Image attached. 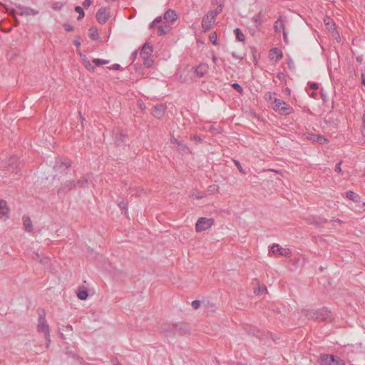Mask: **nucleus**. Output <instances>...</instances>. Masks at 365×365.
<instances>
[{
  "label": "nucleus",
  "instance_id": "26",
  "mask_svg": "<svg viewBox=\"0 0 365 365\" xmlns=\"http://www.w3.org/2000/svg\"><path fill=\"white\" fill-rule=\"evenodd\" d=\"M346 197L354 202H359L361 200V197L351 190L346 192Z\"/></svg>",
  "mask_w": 365,
  "mask_h": 365
},
{
  "label": "nucleus",
  "instance_id": "29",
  "mask_svg": "<svg viewBox=\"0 0 365 365\" xmlns=\"http://www.w3.org/2000/svg\"><path fill=\"white\" fill-rule=\"evenodd\" d=\"M234 33L235 34L236 38L239 41H242V42L245 41V35L239 28L235 29L234 30Z\"/></svg>",
  "mask_w": 365,
  "mask_h": 365
},
{
  "label": "nucleus",
  "instance_id": "56",
  "mask_svg": "<svg viewBox=\"0 0 365 365\" xmlns=\"http://www.w3.org/2000/svg\"><path fill=\"white\" fill-rule=\"evenodd\" d=\"M191 196L192 197H195L197 199H201V198L204 197L205 195L203 194H195L193 192V193H192Z\"/></svg>",
  "mask_w": 365,
  "mask_h": 365
},
{
  "label": "nucleus",
  "instance_id": "42",
  "mask_svg": "<svg viewBox=\"0 0 365 365\" xmlns=\"http://www.w3.org/2000/svg\"><path fill=\"white\" fill-rule=\"evenodd\" d=\"M85 66L87 68V70L90 71H94L95 67L92 65V63L89 61H85Z\"/></svg>",
  "mask_w": 365,
  "mask_h": 365
},
{
  "label": "nucleus",
  "instance_id": "40",
  "mask_svg": "<svg viewBox=\"0 0 365 365\" xmlns=\"http://www.w3.org/2000/svg\"><path fill=\"white\" fill-rule=\"evenodd\" d=\"M201 305V302L200 300H194L191 303V306L194 309H197L200 308Z\"/></svg>",
  "mask_w": 365,
  "mask_h": 365
},
{
  "label": "nucleus",
  "instance_id": "33",
  "mask_svg": "<svg viewBox=\"0 0 365 365\" xmlns=\"http://www.w3.org/2000/svg\"><path fill=\"white\" fill-rule=\"evenodd\" d=\"M92 62H93V63H94V65L96 66H100L101 65L108 64L109 63V61L108 60H103V59H100V58H94L92 61Z\"/></svg>",
  "mask_w": 365,
  "mask_h": 365
},
{
  "label": "nucleus",
  "instance_id": "3",
  "mask_svg": "<svg viewBox=\"0 0 365 365\" xmlns=\"http://www.w3.org/2000/svg\"><path fill=\"white\" fill-rule=\"evenodd\" d=\"M38 324L37 326V330L38 332H42L45 335V338L46 340V346L48 347L49 344L51 342L50 340V330L49 327L47 324L46 319L45 318V312L41 310L38 312Z\"/></svg>",
  "mask_w": 365,
  "mask_h": 365
},
{
  "label": "nucleus",
  "instance_id": "58",
  "mask_svg": "<svg viewBox=\"0 0 365 365\" xmlns=\"http://www.w3.org/2000/svg\"><path fill=\"white\" fill-rule=\"evenodd\" d=\"M170 142L171 143L173 144H177L178 145L180 141H179L177 138H175L174 136H172L171 138H170Z\"/></svg>",
  "mask_w": 365,
  "mask_h": 365
},
{
  "label": "nucleus",
  "instance_id": "4",
  "mask_svg": "<svg viewBox=\"0 0 365 365\" xmlns=\"http://www.w3.org/2000/svg\"><path fill=\"white\" fill-rule=\"evenodd\" d=\"M153 51V46L149 43H145L140 52V56L143 60V63L148 68L151 67L153 64V60L151 58Z\"/></svg>",
  "mask_w": 365,
  "mask_h": 365
},
{
  "label": "nucleus",
  "instance_id": "37",
  "mask_svg": "<svg viewBox=\"0 0 365 365\" xmlns=\"http://www.w3.org/2000/svg\"><path fill=\"white\" fill-rule=\"evenodd\" d=\"M332 365H346L345 361L339 357L334 356V361Z\"/></svg>",
  "mask_w": 365,
  "mask_h": 365
},
{
  "label": "nucleus",
  "instance_id": "53",
  "mask_svg": "<svg viewBox=\"0 0 365 365\" xmlns=\"http://www.w3.org/2000/svg\"><path fill=\"white\" fill-rule=\"evenodd\" d=\"M42 255L38 253H34L32 257L33 259L37 262H39V259L41 258Z\"/></svg>",
  "mask_w": 365,
  "mask_h": 365
},
{
  "label": "nucleus",
  "instance_id": "9",
  "mask_svg": "<svg viewBox=\"0 0 365 365\" xmlns=\"http://www.w3.org/2000/svg\"><path fill=\"white\" fill-rule=\"evenodd\" d=\"M96 17L98 23L105 24L109 18L108 9L106 7L100 8L96 13Z\"/></svg>",
  "mask_w": 365,
  "mask_h": 365
},
{
  "label": "nucleus",
  "instance_id": "32",
  "mask_svg": "<svg viewBox=\"0 0 365 365\" xmlns=\"http://www.w3.org/2000/svg\"><path fill=\"white\" fill-rule=\"evenodd\" d=\"M77 296L80 299L85 300L87 299L88 294L86 289H79Z\"/></svg>",
  "mask_w": 365,
  "mask_h": 365
},
{
  "label": "nucleus",
  "instance_id": "20",
  "mask_svg": "<svg viewBox=\"0 0 365 365\" xmlns=\"http://www.w3.org/2000/svg\"><path fill=\"white\" fill-rule=\"evenodd\" d=\"M171 29L170 25L164 23L163 25L158 26L157 34L158 36H163L170 32Z\"/></svg>",
  "mask_w": 365,
  "mask_h": 365
},
{
  "label": "nucleus",
  "instance_id": "21",
  "mask_svg": "<svg viewBox=\"0 0 365 365\" xmlns=\"http://www.w3.org/2000/svg\"><path fill=\"white\" fill-rule=\"evenodd\" d=\"M9 212V207L7 205L6 200L0 199V215H8ZM8 217V216H6Z\"/></svg>",
  "mask_w": 365,
  "mask_h": 365
},
{
  "label": "nucleus",
  "instance_id": "11",
  "mask_svg": "<svg viewBox=\"0 0 365 365\" xmlns=\"http://www.w3.org/2000/svg\"><path fill=\"white\" fill-rule=\"evenodd\" d=\"M163 19H165L166 24H173L174 21L177 19V14L175 11L172 9L167 10L163 16Z\"/></svg>",
  "mask_w": 365,
  "mask_h": 365
},
{
  "label": "nucleus",
  "instance_id": "7",
  "mask_svg": "<svg viewBox=\"0 0 365 365\" xmlns=\"http://www.w3.org/2000/svg\"><path fill=\"white\" fill-rule=\"evenodd\" d=\"M269 251L274 255L284 256L285 257H290L292 256V251L290 249L283 248L278 244H273L270 247Z\"/></svg>",
  "mask_w": 365,
  "mask_h": 365
},
{
  "label": "nucleus",
  "instance_id": "49",
  "mask_svg": "<svg viewBox=\"0 0 365 365\" xmlns=\"http://www.w3.org/2000/svg\"><path fill=\"white\" fill-rule=\"evenodd\" d=\"M76 359H77V361H78V363L81 365H90V364L85 362V361L83 360V359L82 357L77 356L76 357Z\"/></svg>",
  "mask_w": 365,
  "mask_h": 365
},
{
  "label": "nucleus",
  "instance_id": "8",
  "mask_svg": "<svg viewBox=\"0 0 365 365\" xmlns=\"http://www.w3.org/2000/svg\"><path fill=\"white\" fill-rule=\"evenodd\" d=\"M71 166V161L68 159H61L59 158L56 160V164L54 165V169L56 171L59 173L65 172L68 168Z\"/></svg>",
  "mask_w": 365,
  "mask_h": 365
},
{
  "label": "nucleus",
  "instance_id": "10",
  "mask_svg": "<svg viewBox=\"0 0 365 365\" xmlns=\"http://www.w3.org/2000/svg\"><path fill=\"white\" fill-rule=\"evenodd\" d=\"M171 327V331L175 330V334H178L180 335L185 334L188 331L187 327L182 324H172V325H169Z\"/></svg>",
  "mask_w": 365,
  "mask_h": 365
},
{
  "label": "nucleus",
  "instance_id": "54",
  "mask_svg": "<svg viewBox=\"0 0 365 365\" xmlns=\"http://www.w3.org/2000/svg\"><path fill=\"white\" fill-rule=\"evenodd\" d=\"M91 4V0H85L83 2V6L84 8L87 9L90 6V5Z\"/></svg>",
  "mask_w": 365,
  "mask_h": 365
},
{
  "label": "nucleus",
  "instance_id": "14",
  "mask_svg": "<svg viewBox=\"0 0 365 365\" xmlns=\"http://www.w3.org/2000/svg\"><path fill=\"white\" fill-rule=\"evenodd\" d=\"M14 14H18L19 15H25V16H31V15H36L38 14V11H34V9L29 8V7H25V6H19L18 11L16 12H14Z\"/></svg>",
  "mask_w": 365,
  "mask_h": 365
},
{
  "label": "nucleus",
  "instance_id": "47",
  "mask_svg": "<svg viewBox=\"0 0 365 365\" xmlns=\"http://www.w3.org/2000/svg\"><path fill=\"white\" fill-rule=\"evenodd\" d=\"M362 121H363V125H362V129H361V135H363L364 138H365V114H364L362 116Z\"/></svg>",
  "mask_w": 365,
  "mask_h": 365
},
{
  "label": "nucleus",
  "instance_id": "25",
  "mask_svg": "<svg viewBox=\"0 0 365 365\" xmlns=\"http://www.w3.org/2000/svg\"><path fill=\"white\" fill-rule=\"evenodd\" d=\"M324 23L326 25V28L329 31H331L332 33L337 34V32L336 31L335 23L331 19L329 18L327 20L325 19Z\"/></svg>",
  "mask_w": 365,
  "mask_h": 365
},
{
  "label": "nucleus",
  "instance_id": "19",
  "mask_svg": "<svg viewBox=\"0 0 365 365\" xmlns=\"http://www.w3.org/2000/svg\"><path fill=\"white\" fill-rule=\"evenodd\" d=\"M208 71V66L206 63H201L195 69L196 75L201 78L204 76V75Z\"/></svg>",
  "mask_w": 365,
  "mask_h": 365
},
{
  "label": "nucleus",
  "instance_id": "35",
  "mask_svg": "<svg viewBox=\"0 0 365 365\" xmlns=\"http://www.w3.org/2000/svg\"><path fill=\"white\" fill-rule=\"evenodd\" d=\"M9 170H11L12 172H14V168H13V164L17 163L18 158L16 157H11L9 160Z\"/></svg>",
  "mask_w": 365,
  "mask_h": 365
},
{
  "label": "nucleus",
  "instance_id": "62",
  "mask_svg": "<svg viewBox=\"0 0 365 365\" xmlns=\"http://www.w3.org/2000/svg\"><path fill=\"white\" fill-rule=\"evenodd\" d=\"M137 55H138V51H134L132 54H131V58H133V61H134L136 57H137Z\"/></svg>",
  "mask_w": 365,
  "mask_h": 365
},
{
  "label": "nucleus",
  "instance_id": "28",
  "mask_svg": "<svg viewBox=\"0 0 365 365\" xmlns=\"http://www.w3.org/2000/svg\"><path fill=\"white\" fill-rule=\"evenodd\" d=\"M203 307L207 312H215L216 310L215 305L209 301L202 302Z\"/></svg>",
  "mask_w": 365,
  "mask_h": 365
},
{
  "label": "nucleus",
  "instance_id": "27",
  "mask_svg": "<svg viewBox=\"0 0 365 365\" xmlns=\"http://www.w3.org/2000/svg\"><path fill=\"white\" fill-rule=\"evenodd\" d=\"M169 325H172V324H165L161 327L162 332H163L166 336H171L175 334V330L173 331L170 330L171 327Z\"/></svg>",
  "mask_w": 365,
  "mask_h": 365
},
{
  "label": "nucleus",
  "instance_id": "22",
  "mask_svg": "<svg viewBox=\"0 0 365 365\" xmlns=\"http://www.w3.org/2000/svg\"><path fill=\"white\" fill-rule=\"evenodd\" d=\"M76 187V182L74 180H67L63 183L62 185L61 190L63 192H68L71 190L72 188H74Z\"/></svg>",
  "mask_w": 365,
  "mask_h": 365
},
{
  "label": "nucleus",
  "instance_id": "38",
  "mask_svg": "<svg viewBox=\"0 0 365 365\" xmlns=\"http://www.w3.org/2000/svg\"><path fill=\"white\" fill-rule=\"evenodd\" d=\"M178 146V150L180 152L188 153L189 148L182 142H180Z\"/></svg>",
  "mask_w": 365,
  "mask_h": 365
},
{
  "label": "nucleus",
  "instance_id": "55",
  "mask_svg": "<svg viewBox=\"0 0 365 365\" xmlns=\"http://www.w3.org/2000/svg\"><path fill=\"white\" fill-rule=\"evenodd\" d=\"M120 68V66L118 63H115L112 65L110 67H109V69L110 70H119Z\"/></svg>",
  "mask_w": 365,
  "mask_h": 365
},
{
  "label": "nucleus",
  "instance_id": "13",
  "mask_svg": "<svg viewBox=\"0 0 365 365\" xmlns=\"http://www.w3.org/2000/svg\"><path fill=\"white\" fill-rule=\"evenodd\" d=\"M307 138L310 140H312L313 142H317L320 145H323L328 141L327 138H325L324 136L321 135H316L309 133L307 134Z\"/></svg>",
  "mask_w": 365,
  "mask_h": 365
},
{
  "label": "nucleus",
  "instance_id": "52",
  "mask_svg": "<svg viewBox=\"0 0 365 365\" xmlns=\"http://www.w3.org/2000/svg\"><path fill=\"white\" fill-rule=\"evenodd\" d=\"M309 88L312 90H317L319 88V86L317 83H309Z\"/></svg>",
  "mask_w": 365,
  "mask_h": 365
},
{
  "label": "nucleus",
  "instance_id": "64",
  "mask_svg": "<svg viewBox=\"0 0 365 365\" xmlns=\"http://www.w3.org/2000/svg\"><path fill=\"white\" fill-rule=\"evenodd\" d=\"M361 84L365 86V77L363 73H361Z\"/></svg>",
  "mask_w": 365,
  "mask_h": 365
},
{
  "label": "nucleus",
  "instance_id": "24",
  "mask_svg": "<svg viewBox=\"0 0 365 365\" xmlns=\"http://www.w3.org/2000/svg\"><path fill=\"white\" fill-rule=\"evenodd\" d=\"M90 179L89 175L82 176L78 181L76 182V187H86Z\"/></svg>",
  "mask_w": 365,
  "mask_h": 365
},
{
  "label": "nucleus",
  "instance_id": "36",
  "mask_svg": "<svg viewBox=\"0 0 365 365\" xmlns=\"http://www.w3.org/2000/svg\"><path fill=\"white\" fill-rule=\"evenodd\" d=\"M162 17L158 16L156 17L150 24V29H153V27L156 26L158 24L162 22Z\"/></svg>",
  "mask_w": 365,
  "mask_h": 365
},
{
  "label": "nucleus",
  "instance_id": "50",
  "mask_svg": "<svg viewBox=\"0 0 365 365\" xmlns=\"http://www.w3.org/2000/svg\"><path fill=\"white\" fill-rule=\"evenodd\" d=\"M341 162L340 161L339 163H338L335 165V168H334V171L335 172H337L339 173H342V170H341Z\"/></svg>",
  "mask_w": 365,
  "mask_h": 365
},
{
  "label": "nucleus",
  "instance_id": "34",
  "mask_svg": "<svg viewBox=\"0 0 365 365\" xmlns=\"http://www.w3.org/2000/svg\"><path fill=\"white\" fill-rule=\"evenodd\" d=\"M75 11L79 14V16L77 18L78 21L81 20L85 16L83 9L81 6H76L75 7Z\"/></svg>",
  "mask_w": 365,
  "mask_h": 365
},
{
  "label": "nucleus",
  "instance_id": "60",
  "mask_svg": "<svg viewBox=\"0 0 365 365\" xmlns=\"http://www.w3.org/2000/svg\"><path fill=\"white\" fill-rule=\"evenodd\" d=\"M66 355L70 357L76 358L77 356L74 353H73L71 351H67Z\"/></svg>",
  "mask_w": 365,
  "mask_h": 365
},
{
  "label": "nucleus",
  "instance_id": "57",
  "mask_svg": "<svg viewBox=\"0 0 365 365\" xmlns=\"http://www.w3.org/2000/svg\"><path fill=\"white\" fill-rule=\"evenodd\" d=\"M73 43L77 48H78L81 45L80 37L76 38V39L73 41Z\"/></svg>",
  "mask_w": 365,
  "mask_h": 365
},
{
  "label": "nucleus",
  "instance_id": "61",
  "mask_svg": "<svg viewBox=\"0 0 365 365\" xmlns=\"http://www.w3.org/2000/svg\"><path fill=\"white\" fill-rule=\"evenodd\" d=\"M61 7H62V4L61 3H56L53 5V9H60Z\"/></svg>",
  "mask_w": 365,
  "mask_h": 365
},
{
  "label": "nucleus",
  "instance_id": "6",
  "mask_svg": "<svg viewBox=\"0 0 365 365\" xmlns=\"http://www.w3.org/2000/svg\"><path fill=\"white\" fill-rule=\"evenodd\" d=\"M214 220L212 218L200 217L195 224V230L197 232L205 231L213 225Z\"/></svg>",
  "mask_w": 365,
  "mask_h": 365
},
{
  "label": "nucleus",
  "instance_id": "48",
  "mask_svg": "<svg viewBox=\"0 0 365 365\" xmlns=\"http://www.w3.org/2000/svg\"><path fill=\"white\" fill-rule=\"evenodd\" d=\"M235 165L237 166V169L239 170V171L242 173V174H245V170H243L242 167L241 166L240 163L239 161H237L235 160Z\"/></svg>",
  "mask_w": 365,
  "mask_h": 365
},
{
  "label": "nucleus",
  "instance_id": "15",
  "mask_svg": "<svg viewBox=\"0 0 365 365\" xmlns=\"http://www.w3.org/2000/svg\"><path fill=\"white\" fill-rule=\"evenodd\" d=\"M334 361V355L333 354H322L319 358L321 365H332Z\"/></svg>",
  "mask_w": 365,
  "mask_h": 365
},
{
  "label": "nucleus",
  "instance_id": "16",
  "mask_svg": "<svg viewBox=\"0 0 365 365\" xmlns=\"http://www.w3.org/2000/svg\"><path fill=\"white\" fill-rule=\"evenodd\" d=\"M264 18V14H262V11H259L257 14L255 15L252 18V21L254 23V26L259 31L260 30V27L262 26V19Z\"/></svg>",
  "mask_w": 365,
  "mask_h": 365
},
{
  "label": "nucleus",
  "instance_id": "59",
  "mask_svg": "<svg viewBox=\"0 0 365 365\" xmlns=\"http://www.w3.org/2000/svg\"><path fill=\"white\" fill-rule=\"evenodd\" d=\"M62 330L65 331H72L73 329L71 325H66V326L63 327Z\"/></svg>",
  "mask_w": 365,
  "mask_h": 365
},
{
  "label": "nucleus",
  "instance_id": "46",
  "mask_svg": "<svg viewBox=\"0 0 365 365\" xmlns=\"http://www.w3.org/2000/svg\"><path fill=\"white\" fill-rule=\"evenodd\" d=\"M39 262L46 265L48 264L49 262V258L47 257H41V258L39 259Z\"/></svg>",
  "mask_w": 365,
  "mask_h": 365
},
{
  "label": "nucleus",
  "instance_id": "30",
  "mask_svg": "<svg viewBox=\"0 0 365 365\" xmlns=\"http://www.w3.org/2000/svg\"><path fill=\"white\" fill-rule=\"evenodd\" d=\"M125 138H126L125 134H124L123 133H117L116 136H115V140H116L117 144L120 145V144L124 143L125 142Z\"/></svg>",
  "mask_w": 365,
  "mask_h": 365
},
{
  "label": "nucleus",
  "instance_id": "12",
  "mask_svg": "<svg viewBox=\"0 0 365 365\" xmlns=\"http://www.w3.org/2000/svg\"><path fill=\"white\" fill-rule=\"evenodd\" d=\"M166 106L164 104H158L154 106L153 109V115L157 118H160L165 113Z\"/></svg>",
  "mask_w": 365,
  "mask_h": 365
},
{
  "label": "nucleus",
  "instance_id": "51",
  "mask_svg": "<svg viewBox=\"0 0 365 365\" xmlns=\"http://www.w3.org/2000/svg\"><path fill=\"white\" fill-rule=\"evenodd\" d=\"M63 28L66 31H68V32L73 31V27L71 25L68 24H63Z\"/></svg>",
  "mask_w": 365,
  "mask_h": 365
},
{
  "label": "nucleus",
  "instance_id": "44",
  "mask_svg": "<svg viewBox=\"0 0 365 365\" xmlns=\"http://www.w3.org/2000/svg\"><path fill=\"white\" fill-rule=\"evenodd\" d=\"M210 40L211 41V42L212 43V44H214V45H216V44H217V35H216V33H215V32L212 33V34L210 35Z\"/></svg>",
  "mask_w": 365,
  "mask_h": 365
},
{
  "label": "nucleus",
  "instance_id": "1",
  "mask_svg": "<svg viewBox=\"0 0 365 365\" xmlns=\"http://www.w3.org/2000/svg\"><path fill=\"white\" fill-rule=\"evenodd\" d=\"M305 316L318 321H328L331 319V312L325 307L314 311L304 310Z\"/></svg>",
  "mask_w": 365,
  "mask_h": 365
},
{
  "label": "nucleus",
  "instance_id": "41",
  "mask_svg": "<svg viewBox=\"0 0 365 365\" xmlns=\"http://www.w3.org/2000/svg\"><path fill=\"white\" fill-rule=\"evenodd\" d=\"M232 87L235 91H237V92H239V93H242V91H243V89H242V86H241L240 84L237 83H232Z\"/></svg>",
  "mask_w": 365,
  "mask_h": 365
},
{
  "label": "nucleus",
  "instance_id": "18",
  "mask_svg": "<svg viewBox=\"0 0 365 365\" xmlns=\"http://www.w3.org/2000/svg\"><path fill=\"white\" fill-rule=\"evenodd\" d=\"M285 17L280 15L278 19L274 24V30L276 33H280L281 30H284V20Z\"/></svg>",
  "mask_w": 365,
  "mask_h": 365
},
{
  "label": "nucleus",
  "instance_id": "31",
  "mask_svg": "<svg viewBox=\"0 0 365 365\" xmlns=\"http://www.w3.org/2000/svg\"><path fill=\"white\" fill-rule=\"evenodd\" d=\"M88 36L91 38L96 40L98 38V30L92 27L88 31Z\"/></svg>",
  "mask_w": 365,
  "mask_h": 365
},
{
  "label": "nucleus",
  "instance_id": "5",
  "mask_svg": "<svg viewBox=\"0 0 365 365\" xmlns=\"http://www.w3.org/2000/svg\"><path fill=\"white\" fill-rule=\"evenodd\" d=\"M274 109L281 115H289L293 112V108L288 103L277 98L274 101Z\"/></svg>",
  "mask_w": 365,
  "mask_h": 365
},
{
  "label": "nucleus",
  "instance_id": "39",
  "mask_svg": "<svg viewBox=\"0 0 365 365\" xmlns=\"http://www.w3.org/2000/svg\"><path fill=\"white\" fill-rule=\"evenodd\" d=\"M212 4L217 5V8H220L221 11H222L224 0H212Z\"/></svg>",
  "mask_w": 365,
  "mask_h": 365
},
{
  "label": "nucleus",
  "instance_id": "43",
  "mask_svg": "<svg viewBox=\"0 0 365 365\" xmlns=\"http://www.w3.org/2000/svg\"><path fill=\"white\" fill-rule=\"evenodd\" d=\"M264 292H267V287L264 286L258 287L257 289L255 290V293L257 294H262Z\"/></svg>",
  "mask_w": 365,
  "mask_h": 365
},
{
  "label": "nucleus",
  "instance_id": "23",
  "mask_svg": "<svg viewBox=\"0 0 365 365\" xmlns=\"http://www.w3.org/2000/svg\"><path fill=\"white\" fill-rule=\"evenodd\" d=\"M270 56H272V58H275L276 61H279L283 56L282 51L277 48H273L271 49Z\"/></svg>",
  "mask_w": 365,
  "mask_h": 365
},
{
  "label": "nucleus",
  "instance_id": "2",
  "mask_svg": "<svg viewBox=\"0 0 365 365\" xmlns=\"http://www.w3.org/2000/svg\"><path fill=\"white\" fill-rule=\"evenodd\" d=\"M221 13L220 8L210 11L202 20V27L205 31L210 30L215 23L216 16Z\"/></svg>",
  "mask_w": 365,
  "mask_h": 365
},
{
  "label": "nucleus",
  "instance_id": "17",
  "mask_svg": "<svg viewBox=\"0 0 365 365\" xmlns=\"http://www.w3.org/2000/svg\"><path fill=\"white\" fill-rule=\"evenodd\" d=\"M22 220L24 230L28 232H33L34 227L30 217L28 215H24L22 217Z\"/></svg>",
  "mask_w": 365,
  "mask_h": 365
},
{
  "label": "nucleus",
  "instance_id": "45",
  "mask_svg": "<svg viewBox=\"0 0 365 365\" xmlns=\"http://www.w3.org/2000/svg\"><path fill=\"white\" fill-rule=\"evenodd\" d=\"M118 206L122 210H125V213L127 212V202L121 201L118 203Z\"/></svg>",
  "mask_w": 365,
  "mask_h": 365
},
{
  "label": "nucleus",
  "instance_id": "63",
  "mask_svg": "<svg viewBox=\"0 0 365 365\" xmlns=\"http://www.w3.org/2000/svg\"><path fill=\"white\" fill-rule=\"evenodd\" d=\"M283 38L284 41L287 43V34L285 30L283 31Z\"/></svg>",
  "mask_w": 365,
  "mask_h": 365
}]
</instances>
